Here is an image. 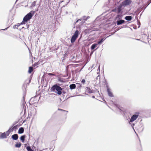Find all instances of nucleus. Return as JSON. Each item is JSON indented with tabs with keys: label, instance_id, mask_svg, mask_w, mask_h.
Segmentation results:
<instances>
[{
	"label": "nucleus",
	"instance_id": "46",
	"mask_svg": "<svg viewBox=\"0 0 151 151\" xmlns=\"http://www.w3.org/2000/svg\"><path fill=\"white\" fill-rule=\"evenodd\" d=\"M26 26L27 27V28H28L29 27V25H27V24Z\"/></svg>",
	"mask_w": 151,
	"mask_h": 151
},
{
	"label": "nucleus",
	"instance_id": "25",
	"mask_svg": "<svg viewBox=\"0 0 151 151\" xmlns=\"http://www.w3.org/2000/svg\"><path fill=\"white\" fill-rule=\"evenodd\" d=\"M33 70V68L32 67L30 66L29 67L28 72L29 73H31Z\"/></svg>",
	"mask_w": 151,
	"mask_h": 151
},
{
	"label": "nucleus",
	"instance_id": "21",
	"mask_svg": "<svg viewBox=\"0 0 151 151\" xmlns=\"http://www.w3.org/2000/svg\"><path fill=\"white\" fill-rule=\"evenodd\" d=\"M125 19L126 20L130 21L132 19V17L130 16H127L125 17Z\"/></svg>",
	"mask_w": 151,
	"mask_h": 151
},
{
	"label": "nucleus",
	"instance_id": "33",
	"mask_svg": "<svg viewBox=\"0 0 151 151\" xmlns=\"http://www.w3.org/2000/svg\"><path fill=\"white\" fill-rule=\"evenodd\" d=\"M48 75L50 76H55L56 75L55 74L53 73H48Z\"/></svg>",
	"mask_w": 151,
	"mask_h": 151
},
{
	"label": "nucleus",
	"instance_id": "35",
	"mask_svg": "<svg viewBox=\"0 0 151 151\" xmlns=\"http://www.w3.org/2000/svg\"><path fill=\"white\" fill-rule=\"evenodd\" d=\"M58 110L63 111H65V112H67V113L68 112V111H65L64 110L61 109H59V108L58 109Z\"/></svg>",
	"mask_w": 151,
	"mask_h": 151
},
{
	"label": "nucleus",
	"instance_id": "19",
	"mask_svg": "<svg viewBox=\"0 0 151 151\" xmlns=\"http://www.w3.org/2000/svg\"><path fill=\"white\" fill-rule=\"evenodd\" d=\"M98 44L94 43L93 44L91 47V49L92 50H93L97 46Z\"/></svg>",
	"mask_w": 151,
	"mask_h": 151
},
{
	"label": "nucleus",
	"instance_id": "22",
	"mask_svg": "<svg viewBox=\"0 0 151 151\" xmlns=\"http://www.w3.org/2000/svg\"><path fill=\"white\" fill-rule=\"evenodd\" d=\"M22 144L21 143H17L16 144H15V147L17 148H19L21 147V146Z\"/></svg>",
	"mask_w": 151,
	"mask_h": 151
},
{
	"label": "nucleus",
	"instance_id": "34",
	"mask_svg": "<svg viewBox=\"0 0 151 151\" xmlns=\"http://www.w3.org/2000/svg\"><path fill=\"white\" fill-rule=\"evenodd\" d=\"M13 28L14 29L17 28V29H19V30H21V29H20L19 28H18L17 27V26L16 25H15L14 26Z\"/></svg>",
	"mask_w": 151,
	"mask_h": 151
},
{
	"label": "nucleus",
	"instance_id": "10",
	"mask_svg": "<svg viewBox=\"0 0 151 151\" xmlns=\"http://www.w3.org/2000/svg\"><path fill=\"white\" fill-rule=\"evenodd\" d=\"M135 17V20L134 22H137V25H138V28H139L140 26V22L138 21V19L136 15H135L134 14H133V19H134V17Z\"/></svg>",
	"mask_w": 151,
	"mask_h": 151
},
{
	"label": "nucleus",
	"instance_id": "58",
	"mask_svg": "<svg viewBox=\"0 0 151 151\" xmlns=\"http://www.w3.org/2000/svg\"><path fill=\"white\" fill-rule=\"evenodd\" d=\"M70 0H69V1Z\"/></svg>",
	"mask_w": 151,
	"mask_h": 151
},
{
	"label": "nucleus",
	"instance_id": "50",
	"mask_svg": "<svg viewBox=\"0 0 151 151\" xmlns=\"http://www.w3.org/2000/svg\"><path fill=\"white\" fill-rule=\"evenodd\" d=\"M134 39L135 40H140V39Z\"/></svg>",
	"mask_w": 151,
	"mask_h": 151
},
{
	"label": "nucleus",
	"instance_id": "57",
	"mask_svg": "<svg viewBox=\"0 0 151 151\" xmlns=\"http://www.w3.org/2000/svg\"><path fill=\"white\" fill-rule=\"evenodd\" d=\"M130 29L131 30H132V28H130Z\"/></svg>",
	"mask_w": 151,
	"mask_h": 151
},
{
	"label": "nucleus",
	"instance_id": "8",
	"mask_svg": "<svg viewBox=\"0 0 151 151\" xmlns=\"http://www.w3.org/2000/svg\"><path fill=\"white\" fill-rule=\"evenodd\" d=\"M106 87L107 90V92L108 93V96L111 97H112L114 96L113 94L111 92V89L109 88L108 84H106Z\"/></svg>",
	"mask_w": 151,
	"mask_h": 151
},
{
	"label": "nucleus",
	"instance_id": "59",
	"mask_svg": "<svg viewBox=\"0 0 151 151\" xmlns=\"http://www.w3.org/2000/svg\"><path fill=\"white\" fill-rule=\"evenodd\" d=\"M1 30H0V31Z\"/></svg>",
	"mask_w": 151,
	"mask_h": 151
},
{
	"label": "nucleus",
	"instance_id": "26",
	"mask_svg": "<svg viewBox=\"0 0 151 151\" xmlns=\"http://www.w3.org/2000/svg\"><path fill=\"white\" fill-rule=\"evenodd\" d=\"M36 97H37V96H35L34 97L30 99V101L31 102H34L35 101H35V99L36 98Z\"/></svg>",
	"mask_w": 151,
	"mask_h": 151
},
{
	"label": "nucleus",
	"instance_id": "14",
	"mask_svg": "<svg viewBox=\"0 0 151 151\" xmlns=\"http://www.w3.org/2000/svg\"><path fill=\"white\" fill-rule=\"evenodd\" d=\"M11 138L14 140H17L18 138V135L17 134H13L12 135Z\"/></svg>",
	"mask_w": 151,
	"mask_h": 151
},
{
	"label": "nucleus",
	"instance_id": "54",
	"mask_svg": "<svg viewBox=\"0 0 151 151\" xmlns=\"http://www.w3.org/2000/svg\"><path fill=\"white\" fill-rule=\"evenodd\" d=\"M45 76V75L44 74V75H43V76H42V78H43Z\"/></svg>",
	"mask_w": 151,
	"mask_h": 151
},
{
	"label": "nucleus",
	"instance_id": "9",
	"mask_svg": "<svg viewBox=\"0 0 151 151\" xmlns=\"http://www.w3.org/2000/svg\"><path fill=\"white\" fill-rule=\"evenodd\" d=\"M140 113L139 111L135 112L133 114V122L136 120L139 116Z\"/></svg>",
	"mask_w": 151,
	"mask_h": 151
},
{
	"label": "nucleus",
	"instance_id": "48",
	"mask_svg": "<svg viewBox=\"0 0 151 151\" xmlns=\"http://www.w3.org/2000/svg\"><path fill=\"white\" fill-rule=\"evenodd\" d=\"M100 66H99V67H98V70H99V71H100Z\"/></svg>",
	"mask_w": 151,
	"mask_h": 151
},
{
	"label": "nucleus",
	"instance_id": "45",
	"mask_svg": "<svg viewBox=\"0 0 151 151\" xmlns=\"http://www.w3.org/2000/svg\"><path fill=\"white\" fill-rule=\"evenodd\" d=\"M116 9H114L113 10V12H116Z\"/></svg>",
	"mask_w": 151,
	"mask_h": 151
},
{
	"label": "nucleus",
	"instance_id": "36",
	"mask_svg": "<svg viewBox=\"0 0 151 151\" xmlns=\"http://www.w3.org/2000/svg\"><path fill=\"white\" fill-rule=\"evenodd\" d=\"M133 28L134 29H137V25L133 24Z\"/></svg>",
	"mask_w": 151,
	"mask_h": 151
},
{
	"label": "nucleus",
	"instance_id": "15",
	"mask_svg": "<svg viewBox=\"0 0 151 151\" xmlns=\"http://www.w3.org/2000/svg\"><path fill=\"white\" fill-rule=\"evenodd\" d=\"M24 129L22 127L19 128L18 131V134H21L23 133L24 132Z\"/></svg>",
	"mask_w": 151,
	"mask_h": 151
},
{
	"label": "nucleus",
	"instance_id": "52",
	"mask_svg": "<svg viewBox=\"0 0 151 151\" xmlns=\"http://www.w3.org/2000/svg\"><path fill=\"white\" fill-rule=\"evenodd\" d=\"M81 84H79V86H78L79 88H81Z\"/></svg>",
	"mask_w": 151,
	"mask_h": 151
},
{
	"label": "nucleus",
	"instance_id": "53",
	"mask_svg": "<svg viewBox=\"0 0 151 151\" xmlns=\"http://www.w3.org/2000/svg\"><path fill=\"white\" fill-rule=\"evenodd\" d=\"M141 41L142 42H144V43H146L145 42H144V41H142V40H141Z\"/></svg>",
	"mask_w": 151,
	"mask_h": 151
},
{
	"label": "nucleus",
	"instance_id": "56",
	"mask_svg": "<svg viewBox=\"0 0 151 151\" xmlns=\"http://www.w3.org/2000/svg\"><path fill=\"white\" fill-rule=\"evenodd\" d=\"M27 144H25V147H26V146L27 145Z\"/></svg>",
	"mask_w": 151,
	"mask_h": 151
},
{
	"label": "nucleus",
	"instance_id": "41",
	"mask_svg": "<svg viewBox=\"0 0 151 151\" xmlns=\"http://www.w3.org/2000/svg\"><path fill=\"white\" fill-rule=\"evenodd\" d=\"M22 24H21V23L20 24L18 23L17 24V27L18 28V27L20 26L21 25H22Z\"/></svg>",
	"mask_w": 151,
	"mask_h": 151
},
{
	"label": "nucleus",
	"instance_id": "28",
	"mask_svg": "<svg viewBox=\"0 0 151 151\" xmlns=\"http://www.w3.org/2000/svg\"><path fill=\"white\" fill-rule=\"evenodd\" d=\"M79 21H81L82 22H84L83 20L82 19V18H81V19H78L77 21H76V22H75V23H77Z\"/></svg>",
	"mask_w": 151,
	"mask_h": 151
},
{
	"label": "nucleus",
	"instance_id": "27",
	"mask_svg": "<svg viewBox=\"0 0 151 151\" xmlns=\"http://www.w3.org/2000/svg\"><path fill=\"white\" fill-rule=\"evenodd\" d=\"M14 125V124H13V125L11 127H10L8 130L9 131L10 133L11 132H13V131L14 129H13V127Z\"/></svg>",
	"mask_w": 151,
	"mask_h": 151
},
{
	"label": "nucleus",
	"instance_id": "42",
	"mask_svg": "<svg viewBox=\"0 0 151 151\" xmlns=\"http://www.w3.org/2000/svg\"><path fill=\"white\" fill-rule=\"evenodd\" d=\"M140 148L139 149V151H142V148L141 145V144H140Z\"/></svg>",
	"mask_w": 151,
	"mask_h": 151
},
{
	"label": "nucleus",
	"instance_id": "49",
	"mask_svg": "<svg viewBox=\"0 0 151 151\" xmlns=\"http://www.w3.org/2000/svg\"><path fill=\"white\" fill-rule=\"evenodd\" d=\"M8 28V27H7V28H5V29H3L2 30H6Z\"/></svg>",
	"mask_w": 151,
	"mask_h": 151
},
{
	"label": "nucleus",
	"instance_id": "6",
	"mask_svg": "<svg viewBox=\"0 0 151 151\" xmlns=\"http://www.w3.org/2000/svg\"><path fill=\"white\" fill-rule=\"evenodd\" d=\"M31 80V79L29 78L28 80H27L26 81H29V82L28 83H27V84H26L25 83H24L22 86V89L23 90V91H24V93H23V101H24V97L26 95V87H27V84H29V83L30 82Z\"/></svg>",
	"mask_w": 151,
	"mask_h": 151
},
{
	"label": "nucleus",
	"instance_id": "38",
	"mask_svg": "<svg viewBox=\"0 0 151 151\" xmlns=\"http://www.w3.org/2000/svg\"><path fill=\"white\" fill-rule=\"evenodd\" d=\"M32 6H35V4H36V1H34L32 3Z\"/></svg>",
	"mask_w": 151,
	"mask_h": 151
},
{
	"label": "nucleus",
	"instance_id": "18",
	"mask_svg": "<svg viewBox=\"0 0 151 151\" xmlns=\"http://www.w3.org/2000/svg\"><path fill=\"white\" fill-rule=\"evenodd\" d=\"M25 135H24L21 136L20 139L22 142H24L25 140Z\"/></svg>",
	"mask_w": 151,
	"mask_h": 151
},
{
	"label": "nucleus",
	"instance_id": "4",
	"mask_svg": "<svg viewBox=\"0 0 151 151\" xmlns=\"http://www.w3.org/2000/svg\"><path fill=\"white\" fill-rule=\"evenodd\" d=\"M63 88L60 86L56 84L53 85L51 88L50 90L51 91L55 92L59 95L62 93V91Z\"/></svg>",
	"mask_w": 151,
	"mask_h": 151
},
{
	"label": "nucleus",
	"instance_id": "3",
	"mask_svg": "<svg viewBox=\"0 0 151 151\" xmlns=\"http://www.w3.org/2000/svg\"><path fill=\"white\" fill-rule=\"evenodd\" d=\"M35 11H31L27 14L24 17L23 21L21 23V24H24L29 21L33 16L35 13Z\"/></svg>",
	"mask_w": 151,
	"mask_h": 151
},
{
	"label": "nucleus",
	"instance_id": "23",
	"mask_svg": "<svg viewBox=\"0 0 151 151\" xmlns=\"http://www.w3.org/2000/svg\"><path fill=\"white\" fill-rule=\"evenodd\" d=\"M26 148L27 151H34V150L31 148V147L29 146H27L26 147Z\"/></svg>",
	"mask_w": 151,
	"mask_h": 151
},
{
	"label": "nucleus",
	"instance_id": "16",
	"mask_svg": "<svg viewBox=\"0 0 151 151\" xmlns=\"http://www.w3.org/2000/svg\"><path fill=\"white\" fill-rule=\"evenodd\" d=\"M123 6L121 4H120L118 7L117 12L118 13H120L122 10V8Z\"/></svg>",
	"mask_w": 151,
	"mask_h": 151
},
{
	"label": "nucleus",
	"instance_id": "44",
	"mask_svg": "<svg viewBox=\"0 0 151 151\" xmlns=\"http://www.w3.org/2000/svg\"><path fill=\"white\" fill-rule=\"evenodd\" d=\"M90 18V17L89 16H87V17H86V19L87 20L89 19Z\"/></svg>",
	"mask_w": 151,
	"mask_h": 151
},
{
	"label": "nucleus",
	"instance_id": "39",
	"mask_svg": "<svg viewBox=\"0 0 151 151\" xmlns=\"http://www.w3.org/2000/svg\"><path fill=\"white\" fill-rule=\"evenodd\" d=\"M17 125H15L13 127V129H17Z\"/></svg>",
	"mask_w": 151,
	"mask_h": 151
},
{
	"label": "nucleus",
	"instance_id": "2",
	"mask_svg": "<svg viewBox=\"0 0 151 151\" xmlns=\"http://www.w3.org/2000/svg\"><path fill=\"white\" fill-rule=\"evenodd\" d=\"M35 11H31L27 14L24 17L23 21L21 23V24H24L29 21L33 16L35 13Z\"/></svg>",
	"mask_w": 151,
	"mask_h": 151
},
{
	"label": "nucleus",
	"instance_id": "32",
	"mask_svg": "<svg viewBox=\"0 0 151 151\" xmlns=\"http://www.w3.org/2000/svg\"><path fill=\"white\" fill-rule=\"evenodd\" d=\"M122 18V16L120 14H118L117 17H116V18H118V19H120V18Z\"/></svg>",
	"mask_w": 151,
	"mask_h": 151
},
{
	"label": "nucleus",
	"instance_id": "47",
	"mask_svg": "<svg viewBox=\"0 0 151 151\" xmlns=\"http://www.w3.org/2000/svg\"><path fill=\"white\" fill-rule=\"evenodd\" d=\"M38 65V63H35V66H36V65Z\"/></svg>",
	"mask_w": 151,
	"mask_h": 151
},
{
	"label": "nucleus",
	"instance_id": "40",
	"mask_svg": "<svg viewBox=\"0 0 151 151\" xmlns=\"http://www.w3.org/2000/svg\"><path fill=\"white\" fill-rule=\"evenodd\" d=\"M134 125H135V124L133 123V126H134ZM133 130H134V132H135V133L136 134L137 136H138L137 134L136 133L135 130L134 129V127H133Z\"/></svg>",
	"mask_w": 151,
	"mask_h": 151
},
{
	"label": "nucleus",
	"instance_id": "12",
	"mask_svg": "<svg viewBox=\"0 0 151 151\" xmlns=\"http://www.w3.org/2000/svg\"><path fill=\"white\" fill-rule=\"evenodd\" d=\"M86 91L85 93H93V91L91 89L90 87H86L85 88Z\"/></svg>",
	"mask_w": 151,
	"mask_h": 151
},
{
	"label": "nucleus",
	"instance_id": "30",
	"mask_svg": "<svg viewBox=\"0 0 151 151\" xmlns=\"http://www.w3.org/2000/svg\"><path fill=\"white\" fill-rule=\"evenodd\" d=\"M4 133L5 134L6 137L8 136L9 135L10 133L9 131H7L6 132H5Z\"/></svg>",
	"mask_w": 151,
	"mask_h": 151
},
{
	"label": "nucleus",
	"instance_id": "37",
	"mask_svg": "<svg viewBox=\"0 0 151 151\" xmlns=\"http://www.w3.org/2000/svg\"><path fill=\"white\" fill-rule=\"evenodd\" d=\"M85 80L84 79H83L81 81V82L82 83L84 84V83L85 82Z\"/></svg>",
	"mask_w": 151,
	"mask_h": 151
},
{
	"label": "nucleus",
	"instance_id": "11",
	"mask_svg": "<svg viewBox=\"0 0 151 151\" xmlns=\"http://www.w3.org/2000/svg\"><path fill=\"white\" fill-rule=\"evenodd\" d=\"M124 22L125 21L124 20L118 19L116 21L117 25H121L122 24L124 23Z\"/></svg>",
	"mask_w": 151,
	"mask_h": 151
},
{
	"label": "nucleus",
	"instance_id": "17",
	"mask_svg": "<svg viewBox=\"0 0 151 151\" xmlns=\"http://www.w3.org/2000/svg\"><path fill=\"white\" fill-rule=\"evenodd\" d=\"M106 39V38H101V39L99 40L98 41V42H97V43L98 44H101L102 43V42L104 41L105 39Z\"/></svg>",
	"mask_w": 151,
	"mask_h": 151
},
{
	"label": "nucleus",
	"instance_id": "55",
	"mask_svg": "<svg viewBox=\"0 0 151 151\" xmlns=\"http://www.w3.org/2000/svg\"><path fill=\"white\" fill-rule=\"evenodd\" d=\"M24 27H22V29L23 28H24Z\"/></svg>",
	"mask_w": 151,
	"mask_h": 151
},
{
	"label": "nucleus",
	"instance_id": "51",
	"mask_svg": "<svg viewBox=\"0 0 151 151\" xmlns=\"http://www.w3.org/2000/svg\"><path fill=\"white\" fill-rule=\"evenodd\" d=\"M92 98H95V96H92Z\"/></svg>",
	"mask_w": 151,
	"mask_h": 151
},
{
	"label": "nucleus",
	"instance_id": "20",
	"mask_svg": "<svg viewBox=\"0 0 151 151\" xmlns=\"http://www.w3.org/2000/svg\"><path fill=\"white\" fill-rule=\"evenodd\" d=\"M76 85L75 84H70L69 86L70 89L71 90L75 89L76 88Z\"/></svg>",
	"mask_w": 151,
	"mask_h": 151
},
{
	"label": "nucleus",
	"instance_id": "43",
	"mask_svg": "<svg viewBox=\"0 0 151 151\" xmlns=\"http://www.w3.org/2000/svg\"><path fill=\"white\" fill-rule=\"evenodd\" d=\"M62 93H63V95L65 93V92L63 91L62 90Z\"/></svg>",
	"mask_w": 151,
	"mask_h": 151
},
{
	"label": "nucleus",
	"instance_id": "13",
	"mask_svg": "<svg viewBox=\"0 0 151 151\" xmlns=\"http://www.w3.org/2000/svg\"><path fill=\"white\" fill-rule=\"evenodd\" d=\"M0 134H1V135H0V139L6 138L7 137L4 132L3 133L0 132Z\"/></svg>",
	"mask_w": 151,
	"mask_h": 151
},
{
	"label": "nucleus",
	"instance_id": "29",
	"mask_svg": "<svg viewBox=\"0 0 151 151\" xmlns=\"http://www.w3.org/2000/svg\"><path fill=\"white\" fill-rule=\"evenodd\" d=\"M82 19L83 20L84 22L86 21L87 20L86 18V16H83L82 17Z\"/></svg>",
	"mask_w": 151,
	"mask_h": 151
},
{
	"label": "nucleus",
	"instance_id": "7",
	"mask_svg": "<svg viewBox=\"0 0 151 151\" xmlns=\"http://www.w3.org/2000/svg\"><path fill=\"white\" fill-rule=\"evenodd\" d=\"M131 2L132 1L130 0H125L122 2L121 4L124 7L129 5Z\"/></svg>",
	"mask_w": 151,
	"mask_h": 151
},
{
	"label": "nucleus",
	"instance_id": "24",
	"mask_svg": "<svg viewBox=\"0 0 151 151\" xmlns=\"http://www.w3.org/2000/svg\"><path fill=\"white\" fill-rule=\"evenodd\" d=\"M148 36H147V35L146 34H144L143 35H142V37L143 38V39H148Z\"/></svg>",
	"mask_w": 151,
	"mask_h": 151
},
{
	"label": "nucleus",
	"instance_id": "1",
	"mask_svg": "<svg viewBox=\"0 0 151 151\" xmlns=\"http://www.w3.org/2000/svg\"><path fill=\"white\" fill-rule=\"evenodd\" d=\"M120 112L124 116H125L127 119H130L129 123L132 127V115L129 112L121 107H118Z\"/></svg>",
	"mask_w": 151,
	"mask_h": 151
},
{
	"label": "nucleus",
	"instance_id": "5",
	"mask_svg": "<svg viewBox=\"0 0 151 151\" xmlns=\"http://www.w3.org/2000/svg\"><path fill=\"white\" fill-rule=\"evenodd\" d=\"M79 34V32L78 30H76L74 33L73 35L72 36L70 40L71 42L74 43L77 39Z\"/></svg>",
	"mask_w": 151,
	"mask_h": 151
},
{
	"label": "nucleus",
	"instance_id": "31",
	"mask_svg": "<svg viewBox=\"0 0 151 151\" xmlns=\"http://www.w3.org/2000/svg\"><path fill=\"white\" fill-rule=\"evenodd\" d=\"M58 81H59L61 83H64L65 82V81L63 80V79L61 78H59L58 79Z\"/></svg>",
	"mask_w": 151,
	"mask_h": 151
}]
</instances>
